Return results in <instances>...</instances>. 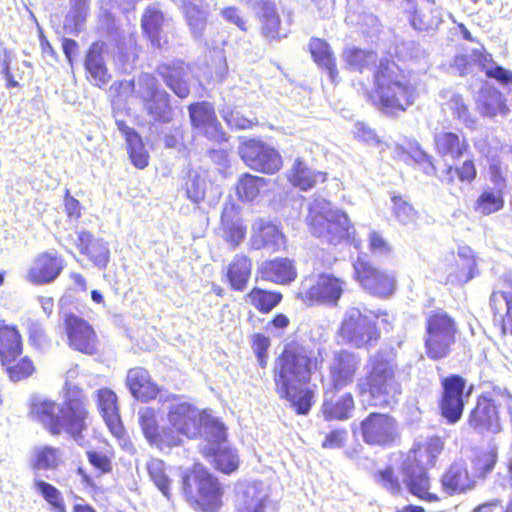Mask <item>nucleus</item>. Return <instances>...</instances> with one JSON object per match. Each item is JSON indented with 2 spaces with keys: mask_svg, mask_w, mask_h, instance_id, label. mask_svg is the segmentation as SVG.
Masks as SVG:
<instances>
[{
  "mask_svg": "<svg viewBox=\"0 0 512 512\" xmlns=\"http://www.w3.org/2000/svg\"><path fill=\"white\" fill-rule=\"evenodd\" d=\"M186 502L198 512H218L223 506L225 489L220 480L202 464L195 463L181 477Z\"/></svg>",
  "mask_w": 512,
  "mask_h": 512,
  "instance_id": "nucleus-7",
  "label": "nucleus"
},
{
  "mask_svg": "<svg viewBox=\"0 0 512 512\" xmlns=\"http://www.w3.org/2000/svg\"><path fill=\"white\" fill-rule=\"evenodd\" d=\"M368 248L373 254L389 255L393 252L391 244L378 231L369 233Z\"/></svg>",
  "mask_w": 512,
  "mask_h": 512,
  "instance_id": "nucleus-62",
  "label": "nucleus"
},
{
  "mask_svg": "<svg viewBox=\"0 0 512 512\" xmlns=\"http://www.w3.org/2000/svg\"><path fill=\"white\" fill-rule=\"evenodd\" d=\"M34 486L53 512H67L63 495L55 486L43 480H36Z\"/></svg>",
  "mask_w": 512,
  "mask_h": 512,
  "instance_id": "nucleus-55",
  "label": "nucleus"
},
{
  "mask_svg": "<svg viewBox=\"0 0 512 512\" xmlns=\"http://www.w3.org/2000/svg\"><path fill=\"white\" fill-rule=\"evenodd\" d=\"M308 51L313 62L326 71L330 81L338 84L340 78L337 59L329 43L322 38L312 37L308 43Z\"/></svg>",
  "mask_w": 512,
  "mask_h": 512,
  "instance_id": "nucleus-34",
  "label": "nucleus"
},
{
  "mask_svg": "<svg viewBox=\"0 0 512 512\" xmlns=\"http://www.w3.org/2000/svg\"><path fill=\"white\" fill-rule=\"evenodd\" d=\"M0 365L8 378L13 382L25 380L36 371L33 359L28 355H23V348L16 353L4 357L0 360Z\"/></svg>",
  "mask_w": 512,
  "mask_h": 512,
  "instance_id": "nucleus-42",
  "label": "nucleus"
},
{
  "mask_svg": "<svg viewBox=\"0 0 512 512\" xmlns=\"http://www.w3.org/2000/svg\"><path fill=\"white\" fill-rule=\"evenodd\" d=\"M22 348L23 339L17 326L0 321V360Z\"/></svg>",
  "mask_w": 512,
  "mask_h": 512,
  "instance_id": "nucleus-49",
  "label": "nucleus"
},
{
  "mask_svg": "<svg viewBox=\"0 0 512 512\" xmlns=\"http://www.w3.org/2000/svg\"><path fill=\"white\" fill-rule=\"evenodd\" d=\"M164 21V13L154 7L146 8L141 18L144 36L149 39L153 47L158 49L162 47L161 31Z\"/></svg>",
  "mask_w": 512,
  "mask_h": 512,
  "instance_id": "nucleus-48",
  "label": "nucleus"
},
{
  "mask_svg": "<svg viewBox=\"0 0 512 512\" xmlns=\"http://www.w3.org/2000/svg\"><path fill=\"white\" fill-rule=\"evenodd\" d=\"M505 192L502 188L486 187L481 190L473 202V210L480 216H489L499 212L505 205Z\"/></svg>",
  "mask_w": 512,
  "mask_h": 512,
  "instance_id": "nucleus-47",
  "label": "nucleus"
},
{
  "mask_svg": "<svg viewBox=\"0 0 512 512\" xmlns=\"http://www.w3.org/2000/svg\"><path fill=\"white\" fill-rule=\"evenodd\" d=\"M64 268L63 259L57 253L38 254L27 272V280L35 285L53 282Z\"/></svg>",
  "mask_w": 512,
  "mask_h": 512,
  "instance_id": "nucleus-25",
  "label": "nucleus"
},
{
  "mask_svg": "<svg viewBox=\"0 0 512 512\" xmlns=\"http://www.w3.org/2000/svg\"><path fill=\"white\" fill-rule=\"evenodd\" d=\"M346 287L343 278L331 273H320L316 277L304 276L297 288L296 298L307 306L322 304L337 305Z\"/></svg>",
  "mask_w": 512,
  "mask_h": 512,
  "instance_id": "nucleus-10",
  "label": "nucleus"
},
{
  "mask_svg": "<svg viewBox=\"0 0 512 512\" xmlns=\"http://www.w3.org/2000/svg\"><path fill=\"white\" fill-rule=\"evenodd\" d=\"M288 181L296 188L302 191L310 190L318 184L327 181V173L323 171H313L307 167L303 161L297 159L289 171Z\"/></svg>",
  "mask_w": 512,
  "mask_h": 512,
  "instance_id": "nucleus-44",
  "label": "nucleus"
},
{
  "mask_svg": "<svg viewBox=\"0 0 512 512\" xmlns=\"http://www.w3.org/2000/svg\"><path fill=\"white\" fill-rule=\"evenodd\" d=\"M345 213L326 210H310L307 215V223L310 226L311 232L316 236L324 234H334L342 229V220L345 221Z\"/></svg>",
  "mask_w": 512,
  "mask_h": 512,
  "instance_id": "nucleus-39",
  "label": "nucleus"
},
{
  "mask_svg": "<svg viewBox=\"0 0 512 512\" xmlns=\"http://www.w3.org/2000/svg\"><path fill=\"white\" fill-rule=\"evenodd\" d=\"M252 259L244 253L233 256L225 270V277L232 291H244L252 276Z\"/></svg>",
  "mask_w": 512,
  "mask_h": 512,
  "instance_id": "nucleus-36",
  "label": "nucleus"
},
{
  "mask_svg": "<svg viewBox=\"0 0 512 512\" xmlns=\"http://www.w3.org/2000/svg\"><path fill=\"white\" fill-rule=\"evenodd\" d=\"M116 125L126 141L127 153L131 163L138 169L146 168L150 156L140 134L129 127L124 120H117Z\"/></svg>",
  "mask_w": 512,
  "mask_h": 512,
  "instance_id": "nucleus-38",
  "label": "nucleus"
},
{
  "mask_svg": "<svg viewBox=\"0 0 512 512\" xmlns=\"http://www.w3.org/2000/svg\"><path fill=\"white\" fill-rule=\"evenodd\" d=\"M498 462V448L488 446L476 449L471 458V473L475 480H484L494 470Z\"/></svg>",
  "mask_w": 512,
  "mask_h": 512,
  "instance_id": "nucleus-46",
  "label": "nucleus"
},
{
  "mask_svg": "<svg viewBox=\"0 0 512 512\" xmlns=\"http://www.w3.org/2000/svg\"><path fill=\"white\" fill-rule=\"evenodd\" d=\"M397 370L395 361L385 355L370 357L365 375L356 382L358 397L366 400L370 406H391L396 402V396L401 394Z\"/></svg>",
  "mask_w": 512,
  "mask_h": 512,
  "instance_id": "nucleus-6",
  "label": "nucleus"
},
{
  "mask_svg": "<svg viewBox=\"0 0 512 512\" xmlns=\"http://www.w3.org/2000/svg\"><path fill=\"white\" fill-rule=\"evenodd\" d=\"M64 211L69 219L78 221L82 217V206L79 200L70 194L69 189L65 190L63 197Z\"/></svg>",
  "mask_w": 512,
  "mask_h": 512,
  "instance_id": "nucleus-63",
  "label": "nucleus"
},
{
  "mask_svg": "<svg viewBox=\"0 0 512 512\" xmlns=\"http://www.w3.org/2000/svg\"><path fill=\"white\" fill-rule=\"evenodd\" d=\"M239 155L246 166L264 174H274L283 165L282 157L275 148L256 139L243 141L239 146Z\"/></svg>",
  "mask_w": 512,
  "mask_h": 512,
  "instance_id": "nucleus-14",
  "label": "nucleus"
},
{
  "mask_svg": "<svg viewBox=\"0 0 512 512\" xmlns=\"http://www.w3.org/2000/svg\"><path fill=\"white\" fill-rule=\"evenodd\" d=\"M424 350L432 361L447 358L460 334L456 319L442 308L429 311L424 322Z\"/></svg>",
  "mask_w": 512,
  "mask_h": 512,
  "instance_id": "nucleus-8",
  "label": "nucleus"
},
{
  "mask_svg": "<svg viewBox=\"0 0 512 512\" xmlns=\"http://www.w3.org/2000/svg\"><path fill=\"white\" fill-rule=\"evenodd\" d=\"M442 492L446 496L464 494L476 487V480L466 462L462 459L453 461L439 478Z\"/></svg>",
  "mask_w": 512,
  "mask_h": 512,
  "instance_id": "nucleus-21",
  "label": "nucleus"
},
{
  "mask_svg": "<svg viewBox=\"0 0 512 512\" xmlns=\"http://www.w3.org/2000/svg\"><path fill=\"white\" fill-rule=\"evenodd\" d=\"M219 436H211L202 450V455L211 461L213 467L226 475L238 470L240 459L235 449L225 446L227 442V429L224 426Z\"/></svg>",
  "mask_w": 512,
  "mask_h": 512,
  "instance_id": "nucleus-18",
  "label": "nucleus"
},
{
  "mask_svg": "<svg viewBox=\"0 0 512 512\" xmlns=\"http://www.w3.org/2000/svg\"><path fill=\"white\" fill-rule=\"evenodd\" d=\"M441 392L437 406L440 416L449 425L458 423L463 417L473 385L467 384V379L460 374H448L440 379Z\"/></svg>",
  "mask_w": 512,
  "mask_h": 512,
  "instance_id": "nucleus-11",
  "label": "nucleus"
},
{
  "mask_svg": "<svg viewBox=\"0 0 512 512\" xmlns=\"http://www.w3.org/2000/svg\"><path fill=\"white\" fill-rule=\"evenodd\" d=\"M182 189L189 201L199 204L205 199L207 183L200 174L189 172L183 179Z\"/></svg>",
  "mask_w": 512,
  "mask_h": 512,
  "instance_id": "nucleus-52",
  "label": "nucleus"
},
{
  "mask_svg": "<svg viewBox=\"0 0 512 512\" xmlns=\"http://www.w3.org/2000/svg\"><path fill=\"white\" fill-rule=\"evenodd\" d=\"M475 271V258L459 254L449 265V278L454 283L465 284L474 277Z\"/></svg>",
  "mask_w": 512,
  "mask_h": 512,
  "instance_id": "nucleus-50",
  "label": "nucleus"
},
{
  "mask_svg": "<svg viewBox=\"0 0 512 512\" xmlns=\"http://www.w3.org/2000/svg\"><path fill=\"white\" fill-rule=\"evenodd\" d=\"M181 10L192 31L200 32L204 29L207 15L201 0H184Z\"/></svg>",
  "mask_w": 512,
  "mask_h": 512,
  "instance_id": "nucleus-53",
  "label": "nucleus"
},
{
  "mask_svg": "<svg viewBox=\"0 0 512 512\" xmlns=\"http://www.w3.org/2000/svg\"><path fill=\"white\" fill-rule=\"evenodd\" d=\"M346 68L363 73L371 66L372 88H364L366 100L380 112L396 115L414 103L415 87L392 54L377 59L375 51L349 47L343 51Z\"/></svg>",
  "mask_w": 512,
  "mask_h": 512,
  "instance_id": "nucleus-1",
  "label": "nucleus"
},
{
  "mask_svg": "<svg viewBox=\"0 0 512 512\" xmlns=\"http://www.w3.org/2000/svg\"><path fill=\"white\" fill-rule=\"evenodd\" d=\"M62 463L61 452L58 448L52 446H43L38 448L33 460L31 468L33 470H55Z\"/></svg>",
  "mask_w": 512,
  "mask_h": 512,
  "instance_id": "nucleus-51",
  "label": "nucleus"
},
{
  "mask_svg": "<svg viewBox=\"0 0 512 512\" xmlns=\"http://www.w3.org/2000/svg\"><path fill=\"white\" fill-rule=\"evenodd\" d=\"M189 66L180 59L160 63L156 73L161 77L165 85L180 99H186L190 95V85L187 79Z\"/></svg>",
  "mask_w": 512,
  "mask_h": 512,
  "instance_id": "nucleus-26",
  "label": "nucleus"
},
{
  "mask_svg": "<svg viewBox=\"0 0 512 512\" xmlns=\"http://www.w3.org/2000/svg\"><path fill=\"white\" fill-rule=\"evenodd\" d=\"M320 350L315 351L299 340L286 343L274 360L272 379L281 400L289 403L297 415H307L315 403L312 377L323 365Z\"/></svg>",
  "mask_w": 512,
  "mask_h": 512,
  "instance_id": "nucleus-2",
  "label": "nucleus"
},
{
  "mask_svg": "<svg viewBox=\"0 0 512 512\" xmlns=\"http://www.w3.org/2000/svg\"><path fill=\"white\" fill-rule=\"evenodd\" d=\"M355 409V400L351 392H345L337 398H328L325 395L321 412L327 421H344L352 416Z\"/></svg>",
  "mask_w": 512,
  "mask_h": 512,
  "instance_id": "nucleus-43",
  "label": "nucleus"
},
{
  "mask_svg": "<svg viewBox=\"0 0 512 512\" xmlns=\"http://www.w3.org/2000/svg\"><path fill=\"white\" fill-rule=\"evenodd\" d=\"M448 103L450 110L452 111L454 117L457 120L462 121L464 123H467L472 120L468 105L465 103V100L462 95L453 94L449 99Z\"/></svg>",
  "mask_w": 512,
  "mask_h": 512,
  "instance_id": "nucleus-61",
  "label": "nucleus"
},
{
  "mask_svg": "<svg viewBox=\"0 0 512 512\" xmlns=\"http://www.w3.org/2000/svg\"><path fill=\"white\" fill-rule=\"evenodd\" d=\"M269 185V180L264 177L243 173L235 184V194L241 202L252 203L256 201Z\"/></svg>",
  "mask_w": 512,
  "mask_h": 512,
  "instance_id": "nucleus-45",
  "label": "nucleus"
},
{
  "mask_svg": "<svg viewBox=\"0 0 512 512\" xmlns=\"http://www.w3.org/2000/svg\"><path fill=\"white\" fill-rule=\"evenodd\" d=\"M219 230L230 249H236L246 238L247 226L241 217V208L234 202L223 205Z\"/></svg>",
  "mask_w": 512,
  "mask_h": 512,
  "instance_id": "nucleus-23",
  "label": "nucleus"
},
{
  "mask_svg": "<svg viewBox=\"0 0 512 512\" xmlns=\"http://www.w3.org/2000/svg\"><path fill=\"white\" fill-rule=\"evenodd\" d=\"M147 472L150 479L162 492V494L170 498L171 496V480L166 473V466L163 460L153 458L147 462Z\"/></svg>",
  "mask_w": 512,
  "mask_h": 512,
  "instance_id": "nucleus-54",
  "label": "nucleus"
},
{
  "mask_svg": "<svg viewBox=\"0 0 512 512\" xmlns=\"http://www.w3.org/2000/svg\"><path fill=\"white\" fill-rule=\"evenodd\" d=\"M279 290L253 286L244 296V301L262 315L271 313L283 300Z\"/></svg>",
  "mask_w": 512,
  "mask_h": 512,
  "instance_id": "nucleus-41",
  "label": "nucleus"
},
{
  "mask_svg": "<svg viewBox=\"0 0 512 512\" xmlns=\"http://www.w3.org/2000/svg\"><path fill=\"white\" fill-rule=\"evenodd\" d=\"M433 147L440 157L457 159L470 150L469 140L457 132L443 130L433 137Z\"/></svg>",
  "mask_w": 512,
  "mask_h": 512,
  "instance_id": "nucleus-35",
  "label": "nucleus"
},
{
  "mask_svg": "<svg viewBox=\"0 0 512 512\" xmlns=\"http://www.w3.org/2000/svg\"><path fill=\"white\" fill-rule=\"evenodd\" d=\"M145 87V96L143 104L147 113L155 121L170 122L172 119V107L170 104V95L162 89L157 79L151 74H145L141 77Z\"/></svg>",
  "mask_w": 512,
  "mask_h": 512,
  "instance_id": "nucleus-20",
  "label": "nucleus"
},
{
  "mask_svg": "<svg viewBox=\"0 0 512 512\" xmlns=\"http://www.w3.org/2000/svg\"><path fill=\"white\" fill-rule=\"evenodd\" d=\"M89 399L84 390L68 381L63 387V403L34 398L29 404V416L52 436L66 433L73 439L83 438L91 417Z\"/></svg>",
  "mask_w": 512,
  "mask_h": 512,
  "instance_id": "nucleus-4",
  "label": "nucleus"
},
{
  "mask_svg": "<svg viewBox=\"0 0 512 512\" xmlns=\"http://www.w3.org/2000/svg\"><path fill=\"white\" fill-rule=\"evenodd\" d=\"M263 246L275 253L286 249L285 236L273 225H264L260 229Z\"/></svg>",
  "mask_w": 512,
  "mask_h": 512,
  "instance_id": "nucleus-56",
  "label": "nucleus"
},
{
  "mask_svg": "<svg viewBox=\"0 0 512 512\" xmlns=\"http://www.w3.org/2000/svg\"><path fill=\"white\" fill-rule=\"evenodd\" d=\"M187 109L192 130L211 144L207 152L210 155H226L229 135L219 121L214 105L208 101H198L190 103Z\"/></svg>",
  "mask_w": 512,
  "mask_h": 512,
  "instance_id": "nucleus-9",
  "label": "nucleus"
},
{
  "mask_svg": "<svg viewBox=\"0 0 512 512\" xmlns=\"http://www.w3.org/2000/svg\"><path fill=\"white\" fill-rule=\"evenodd\" d=\"M361 367V357L348 349L334 352L328 366L329 384L324 394H335L351 386L357 379Z\"/></svg>",
  "mask_w": 512,
  "mask_h": 512,
  "instance_id": "nucleus-13",
  "label": "nucleus"
},
{
  "mask_svg": "<svg viewBox=\"0 0 512 512\" xmlns=\"http://www.w3.org/2000/svg\"><path fill=\"white\" fill-rule=\"evenodd\" d=\"M96 404L110 433L118 440L127 439V431L121 420L116 393L110 388L99 389Z\"/></svg>",
  "mask_w": 512,
  "mask_h": 512,
  "instance_id": "nucleus-24",
  "label": "nucleus"
},
{
  "mask_svg": "<svg viewBox=\"0 0 512 512\" xmlns=\"http://www.w3.org/2000/svg\"><path fill=\"white\" fill-rule=\"evenodd\" d=\"M250 343L257 357L259 366L266 368L268 363V349L271 345L269 337L263 333H254L250 338Z\"/></svg>",
  "mask_w": 512,
  "mask_h": 512,
  "instance_id": "nucleus-59",
  "label": "nucleus"
},
{
  "mask_svg": "<svg viewBox=\"0 0 512 512\" xmlns=\"http://www.w3.org/2000/svg\"><path fill=\"white\" fill-rule=\"evenodd\" d=\"M500 405L489 393L477 396L474 407L470 410L467 423L479 433L497 434L502 430L499 415Z\"/></svg>",
  "mask_w": 512,
  "mask_h": 512,
  "instance_id": "nucleus-17",
  "label": "nucleus"
},
{
  "mask_svg": "<svg viewBox=\"0 0 512 512\" xmlns=\"http://www.w3.org/2000/svg\"><path fill=\"white\" fill-rule=\"evenodd\" d=\"M354 279L371 296L387 299L397 289V279L393 271L375 266L371 261L357 258L353 263Z\"/></svg>",
  "mask_w": 512,
  "mask_h": 512,
  "instance_id": "nucleus-12",
  "label": "nucleus"
},
{
  "mask_svg": "<svg viewBox=\"0 0 512 512\" xmlns=\"http://www.w3.org/2000/svg\"><path fill=\"white\" fill-rule=\"evenodd\" d=\"M113 454V451L104 453L97 450H88L86 452L88 462L100 475H105L112 472Z\"/></svg>",
  "mask_w": 512,
  "mask_h": 512,
  "instance_id": "nucleus-58",
  "label": "nucleus"
},
{
  "mask_svg": "<svg viewBox=\"0 0 512 512\" xmlns=\"http://www.w3.org/2000/svg\"><path fill=\"white\" fill-rule=\"evenodd\" d=\"M401 471L405 476L404 482L408 491L420 500L427 502H439L441 498L430 491L431 478L426 470L407 471L405 466H401Z\"/></svg>",
  "mask_w": 512,
  "mask_h": 512,
  "instance_id": "nucleus-40",
  "label": "nucleus"
},
{
  "mask_svg": "<svg viewBox=\"0 0 512 512\" xmlns=\"http://www.w3.org/2000/svg\"><path fill=\"white\" fill-rule=\"evenodd\" d=\"M105 50V42L100 40L94 41L88 47L84 59V69L87 79L99 88L107 85L111 79L103 57Z\"/></svg>",
  "mask_w": 512,
  "mask_h": 512,
  "instance_id": "nucleus-27",
  "label": "nucleus"
},
{
  "mask_svg": "<svg viewBox=\"0 0 512 512\" xmlns=\"http://www.w3.org/2000/svg\"><path fill=\"white\" fill-rule=\"evenodd\" d=\"M125 383L132 396L142 402L152 401L160 393L159 386L152 380L149 371L143 367L130 368Z\"/></svg>",
  "mask_w": 512,
  "mask_h": 512,
  "instance_id": "nucleus-31",
  "label": "nucleus"
},
{
  "mask_svg": "<svg viewBox=\"0 0 512 512\" xmlns=\"http://www.w3.org/2000/svg\"><path fill=\"white\" fill-rule=\"evenodd\" d=\"M490 306L498 317L502 334L512 335V280H505L490 296Z\"/></svg>",
  "mask_w": 512,
  "mask_h": 512,
  "instance_id": "nucleus-29",
  "label": "nucleus"
},
{
  "mask_svg": "<svg viewBox=\"0 0 512 512\" xmlns=\"http://www.w3.org/2000/svg\"><path fill=\"white\" fill-rule=\"evenodd\" d=\"M76 248L80 254L87 257L94 266L106 269L110 261V250L107 245L87 230L78 232Z\"/></svg>",
  "mask_w": 512,
  "mask_h": 512,
  "instance_id": "nucleus-32",
  "label": "nucleus"
},
{
  "mask_svg": "<svg viewBox=\"0 0 512 512\" xmlns=\"http://www.w3.org/2000/svg\"><path fill=\"white\" fill-rule=\"evenodd\" d=\"M478 178V169L474 158H466L461 162L450 163L442 170L439 181L450 194L463 191L464 187L472 185Z\"/></svg>",
  "mask_w": 512,
  "mask_h": 512,
  "instance_id": "nucleus-22",
  "label": "nucleus"
},
{
  "mask_svg": "<svg viewBox=\"0 0 512 512\" xmlns=\"http://www.w3.org/2000/svg\"><path fill=\"white\" fill-rule=\"evenodd\" d=\"M363 441L370 446L387 447L399 436L396 419L387 413L371 412L360 422Z\"/></svg>",
  "mask_w": 512,
  "mask_h": 512,
  "instance_id": "nucleus-15",
  "label": "nucleus"
},
{
  "mask_svg": "<svg viewBox=\"0 0 512 512\" xmlns=\"http://www.w3.org/2000/svg\"><path fill=\"white\" fill-rule=\"evenodd\" d=\"M375 479L384 489L393 495L402 491L401 481L392 466H386L375 474Z\"/></svg>",
  "mask_w": 512,
  "mask_h": 512,
  "instance_id": "nucleus-57",
  "label": "nucleus"
},
{
  "mask_svg": "<svg viewBox=\"0 0 512 512\" xmlns=\"http://www.w3.org/2000/svg\"><path fill=\"white\" fill-rule=\"evenodd\" d=\"M258 272L262 280L277 285H289L298 276L295 261L288 257H276L266 260L261 264Z\"/></svg>",
  "mask_w": 512,
  "mask_h": 512,
  "instance_id": "nucleus-28",
  "label": "nucleus"
},
{
  "mask_svg": "<svg viewBox=\"0 0 512 512\" xmlns=\"http://www.w3.org/2000/svg\"><path fill=\"white\" fill-rule=\"evenodd\" d=\"M234 512H277V509L262 489L247 484L238 496Z\"/></svg>",
  "mask_w": 512,
  "mask_h": 512,
  "instance_id": "nucleus-37",
  "label": "nucleus"
},
{
  "mask_svg": "<svg viewBox=\"0 0 512 512\" xmlns=\"http://www.w3.org/2000/svg\"><path fill=\"white\" fill-rule=\"evenodd\" d=\"M138 414L145 439L160 451L180 446L182 436L195 439L204 434L207 443L211 436H219V431L225 426L207 410H199L185 402L170 408L167 414L169 425L165 427L159 426L156 410L152 407L142 408Z\"/></svg>",
  "mask_w": 512,
  "mask_h": 512,
  "instance_id": "nucleus-3",
  "label": "nucleus"
},
{
  "mask_svg": "<svg viewBox=\"0 0 512 512\" xmlns=\"http://www.w3.org/2000/svg\"><path fill=\"white\" fill-rule=\"evenodd\" d=\"M382 328L386 331L393 329V321L387 310L352 306L343 313L336 338L342 345L368 351L380 342Z\"/></svg>",
  "mask_w": 512,
  "mask_h": 512,
  "instance_id": "nucleus-5",
  "label": "nucleus"
},
{
  "mask_svg": "<svg viewBox=\"0 0 512 512\" xmlns=\"http://www.w3.org/2000/svg\"><path fill=\"white\" fill-rule=\"evenodd\" d=\"M444 439L440 436H431L426 440L414 444L407 452L401 466L407 471L426 470L435 466L437 458L443 452Z\"/></svg>",
  "mask_w": 512,
  "mask_h": 512,
  "instance_id": "nucleus-19",
  "label": "nucleus"
},
{
  "mask_svg": "<svg viewBox=\"0 0 512 512\" xmlns=\"http://www.w3.org/2000/svg\"><path fill=\"white\" fill-rule=\"evenodd\" d=\"M260 34L268 42H278L289 34L287 25L282 23L280 14L274 3L263 2L258 14Z\"/></svg>",
  "mask_w": 512,
  "mask_h": 512,
  "instance_id": "nucleus-33",
  "label": "nucleus"
},
{
  "mask_svg": "<svg viewBox=\"0 0 512 512\" xmlns=\"http://www.w3.org/2000/svg\"><path fill=\"white\" fill-rule=\"evenodd\" d=\"M347 438L345 429L331 430L324 438L321 446L324 449H336L344 445Z\"/></svg>",
  "mask_w": 512,
  "mask_h": 512,
  "instance_id": "nucleus-64",
  "label": "nucleus"
},
{
  "mask_svg": "<svg viewBox=\"0 0 512 512\" xmlns=\"http://www.w3.org/2000/svg\"><path fill=\"white\" fill-rule=\"evenodd\" d=\"M63 325L67 344L71 349L88 356L99 352V338L88 321L73 313H67L63 318Z\"/></svg>",
  "mask_w": 512,
  "mask_h": 512,
  "instance_id": "nucleus-16",
  "label": "nucleus"
},
{
  "mask_svg": "<svg viewBox=\"0 0 512 512\" xmlns=\"http://www.w3.org/2000/svg\"><path fill=\"white\" fill-rule=\"evenodd\" d=\"M393 214L402 224H408L415 220L417 212L412 205L400 196L392 197Z\"/></svg>",
  "mask_w": 512,
  "mask_h": 512,
  "instance_id": "nucleus-60",
  "label": "nucleus"
},
{
  "mask_svg": "<svg viewBox=\"0 0 512 512\" xmlns=\"http://www.w3.org/2000/svg\"><path fill=\"white\" fill-rule=\"evenodd\" d=\"M409 7V22L418 31H427L441 21L435 0H404Z\"/></svg>",
  "mask_w": 512,
  "mask_h": 512,
  "instance_id": "nucleus-30",
  "label": "nucleus"
}]
</instances>
